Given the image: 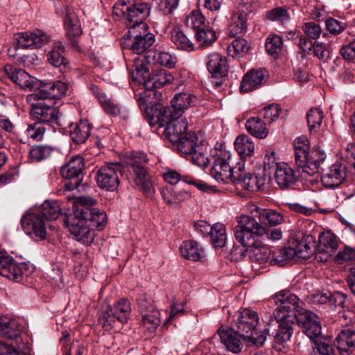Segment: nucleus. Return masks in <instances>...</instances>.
Listing matches in <instances>:
<instances>
[{
	"label": "nucleus",
	"instance_id": "obj_1",
	"mask_svg": "<svg viewBox=\"0 0 355 355\" xmlns=\"http://www.w3.org/2000/svg\"><path fill=\"white\" fill-rule=\"evenodd\" d=\"M96 200L89 196H80L73 205V211L66 214L64 223L76 239L89 245L95 234L91 227L103 230L107 224V216L103 211L94 207Z\"/></svg>",
	"mask_w": 355,
	"mask_h": 355
},
{
	"label": "nucleus",
	"instance_id": "obj_2",
	"mask_svg": "<svg viewBox=\"0 0 355 355\" xmlns=\"http://www.w3.org/2000/svg\"><path fill=\"white\" fill-rule=\"evenodd\" d=\"M135 70L132 71V78L144 88H160L170 84L173 80V76L166 69H159L150 72V66L144 64L140 60H135Z\"/></svg>",
	"mask_w": 355,
	"mask_h": 355
},
{
	"label": "nucleus",
	"instance_id": "obj_3",
	"mask_svg": "<svg viewBox=\"0 0 355 355\" xmlns=\"http://www.w3.org/2000/svg\"><path fill=\"white\" fill-rule=\"evenodd\" d=\"M258 323L259 317L254 311L245 309L239 313L236 327L237 331L242 334L243 340L248 345L260 347L266 340V337L257 331Z\"/></svg>",
	"mask_w": 355,
	"mask_h": 355
},
{
	"label": "nucleus",
	"instance_id": "obj_4",
	"mask_svg": "<svg viewBox=\"0 0 355 355\" xmlns=\"http://www.w3.org/2000/svg\"><path fill=\"white\" fill-rule=\"evenodd\" d=\"M237 221L238 225L234 229V234L236 240L241 245H252L255 235L268 234L266 227L259 222L256 213L252 216H241Z\"/></svg>",
	"mask_w": 355,
	"mask_h": 355
},
{
	"label": "nucleus",
	"instance_id": "obj_5",
	"mask_svg": "<svg viewBox=\"0 0 355 355\" xmlns=\"http://www.w3.org/2000/svg\"><path fill=\"white\" fill-rule=\"evenodd\" d=\"M233 160L227 152L220 151L214 157V163L211 168V176L218 182L234 183L239 168L235 171L233 167Z\"/></svg>",
	"mask_w": 355,
	"mask_h": 355
},
{
	"label": "nucleus",
	"instance_id": "obj_6",
	"mask_svg": "<svg viewBox=\"0 0 355 355\" xmlns=\"http://www.w3.org/2000/svg\"><path fill=\"white\" fill-rule=\"evenodd\" d=\"M274 299L277 304L279 303L273 311V316L275 318L283 319L287 317L295 319L297 313L306 310L300 305L298 297L289 291L279 292L275 295Z\"/></svg>",
	"mask_w": 355,
	"mask_h": 355
},
{
	"label": "nucleus",
	"instance_id": "obj_7",
	"mask_svg": "<svg viewBox=\"0 0 355 355\" xmlns=\"http://www.w3.org/2000/svg\"><path fill=\"white\" fill-rule=\"evenodd\" d=\"M123 167L119 163H110L100 167L96 174L98 186L109 191L117 189L120 176L123 175Z\"/></svg>",
	"mask_w": 355,
	"mask_h": 355
},
{
	"label": "nucleus",
	"instance_id": "obj_8",
	"mask_svg": "<svg viewBox=\"0 0 355 355\" xmlns=\"http://www.w3.org/2000/svg\"><path fill=\"white\" fill-rule=\"evenodd\" d=\"M147 162L146 155L144 153L133 152L128 157L127 164L132 168L138 184H140L146 194H150L152 183L145 168Z\"/></svg>",
	"mask_w": 355,
	"mask_h": 355
},
{
	"label": "nucleus",
	"instance_id": "obj_9",
	"mask_svg": "<svg viewBox=\"0 0 355 355\" xmlns=\"http://www.w3.org/2000/svg\"><path fill=\"white\" fill-rule=\"evenodd\" d=\"M32 100L31 101H33ZM36 103H31V114L39 123H46L51 126L57 125L62 126L60 112L57 107L46 104L44 100H35Z\"/></svg>",
	"mask_w": 355,
	"mask_h": 355
},
{
	"label": "nucleus",
	"instance_id": "obj_10",
	"mask_svg": "<svg viewBox=\"0 0 355 355\" xmlns=\"http://www.w3.org/2000/svg\"><path fill=\"white\" fill-rule=\"evenodd\" d=\"M68 84L60 80L43 82L39 80L36 91L28 96V101L60 98L66 94Z\"/></svg>",
	"mask_w": 355,
	"mask_h": 355
},
{
	"label": "nucleus",
	"instance_id": "obj_11",
	"mask_svg": "<svg viewBox=\"0 0 355 355\" xmlns=\"http://www.w3.org/2000/svg\"><path fill=\"white\" fill-rule=\"evenodd\" d=\"M302 313H297L295 319L302 331L311 340L318 343L322 340V327L318 320V316L311 311H302Z\"/></svg>",
	"mask_w": 355,
	"mask_h": 355
},
{
	"label": "nucleus",
	"instance_id": "obj_12",
	"mask_svg": "<svg viewBox=\"0 0 355 355\" xmlns=\"http://www.w3.org/2000/svg\"><path fill=\"white\" fill-rule=\"evenodd\" d=\"M293 318H284L283 319H270L268 327L266 329L268 335H271L277 343H283L291 339L293 334Z\"/></svg>",
	"mask_w": 355,
	"mask_h": 355
},
{
	"label": "nucleus",
	"instance_id": "obj_13",
	"mask_svg": "<svg viewBox=\"0 0 355 355\" xmlns=\"http://www.w3.org/2000/svg\"><path fill=\"white\" fill-rule=\"evenodd\" d=\"M347 168L342 162H336L323 168L321 175L322 185L329 189H335L340 186L346 180Z\"/></svg>",
	"mask_w": 355,
	"mask_h": 355
},
{
	"label": "nucleus",
	"instance_id": "obj_14",
	"mask_svg": "<svg viewBox=\"0 0 355 355\" xmlns=\"http://www.w3.org/2000/svg\"><path fill=\"white\" fill-rule=\"evenodd\" d=\"M22 228L28 235H33L36 240H44L46 237V227L44 219L37 212L27 213L21 220Z\"/></svg>",
	"mask_w": 355,
	"mask_h": 355
},
{
	"label": "nucleus",
	"instance_id": "obj_15",
	"mask_svg": "<svg viewBox=\"0 0 355 355\" xmlns=\"http://www.w3.org/2000/svg\"><path fill=\"white\" fill-rule=\"evenodd\" d=\"M28 268L26 263H17L6 252H0V275L15 282H20Z\"/></svg>",
	"mask_w": 355,
	"mask_h": 355
},
{
	"label": "nucleus",
	"instance_id": "obj_16",
	"mask_svg": "<svg viewBox=\"0 0 355 355\" xmlns=\"http://www.w3.org/2000/svg\"><path fill=\"white\" fill-rule=\"evenodd\" d=\"M148 27L144 29L132 28L128 31V37H132L133 40L130 45V49L138 55L145 53L151 51L150 48L154 44L155 39V35L148 31ZM126 36V35H125Z\"/></svg>",
	"mask_w": 355,
	"mask_h": 355
},
{
	"label": "nucleus",
	"instance_id": "obj_17",
	"mask_svg": "<svg viewBox=\"0 0 355 355\" xmlns=\"http://www.w3.org/2000/svg\"><path fill=\"white\" fill-rule=\"evenodd\" d=\"M150 13V7L146 3H132L130 9L123 16L128 20V26L129 31L132 28L144 29L148 27L144 20L148 16Z\"/></svg>",
	"mask_w": 355,
	"mask_h": 355
},
{
	"label": "nucleus",
	"instance_id": "obj_18",
	"mask_svg": "<svg viewBox=\"0 0 355 355\" xmlns=\"http://www.w3.org/2000/svg\"><path fill=\"white\" fill-rule=\"evenodd\" d=\"M3 71L8 78L21 89L36 91L39 80L29 75L24 69H17L7 64Z\"/></svg>",
	"mask_w": 355,
	"mask_h": 355
},
{
	"label": "nucleus",
	"instance_id": "obj_19",
	"mask_svg": "<svg viewBox=\"0 0 355 355\" xmlns=\"http://www.w3.org/2000/svg\"><path fill=\"white\" fill-rule=\"evenodd\" d=\"M308 250H310V247L307 244H300L297 249L293 248L279 249L272 253L270 263L272 265L283 266L285 261L295 257L305 259L309 257Z\"/></svg>",
	"mask_w": 355,
	"mask_h": 355
},
{
	"label": "nucleus",
	"instance_id": "obj_20",
	"mask_svg": "<svg viewBox=\"0 0 355 355\" xmlns=\"http://www.w3.org/2000/svg\"><path fill=\"white\" fill-rule=\"evenodd\" d=\"M234 184L249 191L254 192L261 189L266 184L268 178L266 174L253 175L239 167V173L236 176Z\"/></svg>",
	"mask_w": 355,
	"mask_h": 355
},
{
	"label": "nucleus",
	"instance_id": "obj_21",
	"mask_svg": "<svg viewBox=\"0 0 355 355\" xmlns=\"http://www.w3.org/2000/svg\"><path fill=\"white\" fill-rule=\"evenodd\" d=\"M148 122L151 126L164 127L166 122L173 117L172 110L161 103H155L153 106L144 110Z\"/></svg>",
	"mask_w": 355,
	"mask_h": 355
},
{
	"label": "nucleus",
	"instance_id": "obj_22",
	"mask_svg": "<svg viewBox=\"0 0 355 355\" xmlns=\"http://www.w3.org/2000/svg\"><path fill=\"white\" fill-rule=\"evenodd\" d=\"M217 334L221 343L228 351L238 354L242 350L243 347V343L245 342L243 340L242 334L239 333V331L229 327H220L218 329Z\"/></svg>",
	"mask_w": 355,
	"mask_h": 355
},
{
	"label": "nucleus",
	"instance_id": "obj_23",
	"mask_svg": "<svg viewBox=\"0 0 355 355\" xmlns=\"http://www.w3.org/2000/svg\"><path fill=\"white\" fill-rule=\"evenodd\" d=\"M64 26L67 32L66 35L70 45L73 49L80 51L78 38L82 35L83 31L80 21L76 13L69 10L67 11Z\"/></svg>",
	"mask_w": 355,
	"mask_h": 355
},
{
	"label": "nucleus",
	"instance_id": "obj_24",
	"mask_svg": "<svg viewBox=\"0 0 355 355\" xmlns=\"http://www.w3.org/2000/svg\"><path fill=\"white\" fill-rule=\"evenodd\" d=\"M19 48H40L49 41V36L40 30L21 33L16 37Z\"/></svg>",
	"mask_w": 355,
	"mask_h": 355
},
{
	"label": "nucleus",
	"instance_id": "obj_25",
	"mask_svg": "<svg viewBox=\"0 0 355 355\" xmlns=\"http://www.w3.org/2000/svg\"><path fill=\"white\" fill-rule=\"evenodd\" d=\"M205 65L212 77L219 78L227 76L228 64L226 58L218 53H211L205 57Z\"/></svg>",
	"mask_w": 355,
	"mask_h": 355
},
{
	"label": "nucleus",
	"instance_id": "obj_26",
	"mask_svg": "<svg viewBox=\"0 0 355 355\" xmlns=\"http://www.w3.org/2000/svg\"><path fill=\"white\" fill-rule=\"evenodd\" d=\"M268 77L264 69H252L243 78L240 89L242 92H249L260 87Z\"/></svg>",
	"mask_w": 355,
	"mask_h": 355
},
{
	"label": "nucleus",
	"instance_id": "obj_27",
	"mask_svg": "<svg viewBox=\"0 0 355 355\" xmlns=\"http://www.w3.org/2000/svg\"><path fill=\"white\" fill-rule=\"evenodd\" d=\"M340 355H349L355 350V331L348 327H345L338 334L334 341Z\"/></svg>",
	"mask_w": 355,
	"mask_h": 355
},
{
	"label": "nucleus",
	"instance_id": "obj_28",
	"mask_svg": "<svg viewBox=\"0 0 355 355\" xmlns=\"http://www.w3.org/2000/svg\"><path fill=\"white\" fill-rule=\"evenodd\" d=\"M275 180L279 187L282 189H291L297 181L294 170L286 163L277 166Z\"/></svg>",
	"mask_w": 355,
	"mask_h": 355
},
{
	"label": "nucleus",
	"instance_id": "obj_29",
	"mask_svg": "<svg viewBox=\"0 0 355 355\" xmlns=\"http://www.w3.org/2000/svg\"><path fill=\"white\" fill-rule=\"evenodd\" d=\"M165 125L164 135L172 144L177 142L180 137L188 132L187 122L185 119L171 117Z\"/></svg>",
	"mask_w": 355,
	"mask_h": 355
},
{
	"label": "nucleus",
	"instance_id": "obj_30",
	"mask_svg": "<svg viewBox=\"0 0 355 355\" xmlns=\"http://www.w3.org/2000/svg\"><path fill=\"white\" fill-rule=\"evenodd\" d=\"M140 60L144 64L150 66L151 63L159 64L168 68L173 67L177 62V58L166 52H155L149 51L147 55H142L135 58Z\"/></svg>",
	"mask_w": 355,
	"mask_h": 355
},
{
	"label": "nucleus",
	"instance_id": "obj_31",
	"mask_svg": "<svg viewBox=\"0 0 355 355\" xmlns=\"http://www.w3.org/2000/svg\"><path fill=\"white\" fill-rule=\"evenodd\" d=\"M21 331V326L8 315H0V334L10 340L17 339Z\"/></svg>",
	"mask_w": 355,
	"mask_h": 355
},
{
	"label": "nucleus",
	"instance_id": "obj_32",
	"mask_svg": "<svg viewBox=\"0 0 355 355\" xmlns=\"http://www.w3.org/2000/svg\"><path fill=\"white\" fill-rule=\"evenodd\" d=\"M196 100L195 96L188 93L176 94L171 101L173 117H180L185 110L194 105Z\"/></svg>",
	"mask_w": 355,
	"mask_h": 355
},
{
	"label": "nucleus",
	"instance_id": "obj_33",
	"mask_svg": "<svg viewBox=\"0 0 355 355\" xmlns=\"http://www.w3.org/2000/svg\"><path fill=\"white\" fill-rule=\"evenodd\" d=\"M64 47L60 42L55 44L54 47L47 54V60L52 66L60 68V71L65 73L70 69L68 60L62 55Z\"/></svg>",
	"mask_w": 355,
	"mask_h": 355
},
{
	"label": "nucleus",
	"instance_id": "obj_34",
	"mask_svg": "<svg viewBox=\"0 0 355 355\" xmlns=\"http://www.w3.org/2000/svg\"><path fill=\"white\" fill-rule=\"evenodd\" d=\"M309 159L304 166L299 167L302 168V176L304 178L320 173V166L325 159V155L319 150H312Z\"/></svg>",
	"mask_w": 355,
	"mask_h": 355
},
{
	"label": "nucleus",
	"instance_id": "obj_35",
	"mask_svg": "<svg viewBox=\"0 0 355 355\" xmlns=\"http://www.w3.org/2000/svg\"><path fill=\"white\" fill-rule=\"evenodd\" d=\"M84 166V159L81 156L73 157L61 167L60 174L64 179L71 178H83Z\"/></svg>",
	"mask_w": 355,
	"mask_h": 355
},
{
	"label": "nucleus",
	"instance_id": "obj_36",
	"mask_svg": "<svg viewBox=\"0 0 355 355\" xmlns=\"http://www.w3.org/2000/svg\"><path fill=\"white\" fill-rule=\"evenodd\" d=\"M92 124L87 120L70 125L69 135L71 140L78 144L85 143L91 134Z\"/></svg>",
	"mask_w": 355,
	"mask_h": 355
},
{
	"label": "nucleus",
	"instance_id": "obj_37",
	"mask_svg": "<svg viewBox=\"0 0 355 355\" xmlns=\"http://www.w3.org/2000/svg\"><path fill=\"white\" fill-rule=\"evenodd\" d=\"M248 247L249 257L252 261L263 263L270 259V250L259 241H252V245H243Z\"/></svg>",
	"mask_w": 355,
	"mask_h": 355
},
{
	"label": "nucleus",
	"instance_id": "obj_38",
	"mask_svg": "<svg viewBox=\"0 0 355 355\" xmlns=\"http://www.w3.org/2000/svg\"><path fill=\"white\" fill-rule=\"evenodd\" d=\"M203 141L200 140L198 136L193 132H188L182 137L180 138L173 144L176 146L178 150L187 156H189L197 146H199Z\"/></svg>",
	"mask_w": 355,
	"mask_h": 355
},
{
	"label": "nucleus",
	"instance_id": "obj_39",
	"mask_svg": "<svg viewBox=\"0 0 355 355\" xmlns=\"http://www.w3.org/2000/svg\"><path fill=\"white\" fill-rule=\"evenodd\" d=\"M257 218L262 225H270L271 226L278 225L283 223L284 216L273 209L256 208Z\"/></svg>",
	"mask_w": 355,
	"mask_h": 355
},
{
	"label": "nucleus",
	"instance_id": "obj_40",
	"mask_svg": "<svg viewBox=\"0 0 355 355\" xmlns=\"http://www.w3.org/2000/svg\"><path fill=\"white\" fill-rule=\"evenodd\" d=\"M182 255L187 259L197 261L203 256L204 250L195 241H184L180 247Z\"/></svg>",
	"mask_w": 355,
	"mask_h": 355
},
{
	"label": "nucleus",
	"instance_id": "obj_41",
	"mask_svg": "<svg viewBox=\"0 0 355 355\" xmlns=\"http://www.w3.org/2000/svg\"><path fill=\"white\" fill-rule=\"evenodd\" d=\"M266 122L262 121L260 116L250 117L246 121L245 128L251 135L263 139L268 134V130L266 127Z\"/></svg>",
	"mask_w": 355,
	"mask_h": 355
},
{
	"label": "nucleus",
	"instance_id": "obj_42",
	"mask_svg": "<svg viewBox=\"0 0 355 355\" xmlns=\"http://www.w3.org/2000/svg\"><path fill=\"white\" fill-rule=\"evenodd\" d=\"M234 147L242 159L251 157L254 150V144L248 135H241L234 141Z\"/></svg>",
	"mask_w": 355,
	"mask_h": 355
},
{
	"label": "nucleus",
	"instance_id": "obj_43",
	"mask_svg": "<svg viewBox=\"0 0 355 355\" xmlns=\"http://www.w3.org/2000/svg\"><path fill=\"white\" fill-rule=\"evenodd\" d=\"M162 94L155 88H144V90L139 94L137 98L139 107L141 110L159 103L158 101L160 100Z\"/></svg>",
	"mask_w": 355,
	"mask_h": 355
},
{
	"label": "nucleus",
	"instance_id": "obj_44",
	"mask_svg": "<svg viewBox=\"0 0 355 355\" xmlns=\"http://www.w3.org/2000/svg\"><path fill=\"white\" fill-rule=\"evenodd\" d=\"M338 248V242L333 235L320 236L318 245V254H323L326 257L324 259L331 256Z\"/></svg>",
	"mask_w": 355,
	"mask_h": 355
},
{
	"label": "nucleus",
	"instance_id": "obj_45",
	"mask_svg": "<svg viewBox=\"0 0 355 355\" xmlns=\"http://www.w3.org/2000/svg\"><path fill=\"white\" fill-rule=\"evenodd\" d=\"M162 197L168 204H178L184 201L188 196L185 191L177 190L173 186L166 187L162 191Z\"/></svg>",
	"mask_w": 355,
	"mask_h": 355
},
{
	"label": "nucleus",
	"instance_id": "obj_46",
	"mask_svg": "<svg viewBox=\"0 0 355 355\" xmlns=\"http://www.w3.org/2000/svg\"><path fill=\"white\" fill-rule=\"evenodd\" d=\"M61 212L60 205L56 201H46L37 211L42 217L46 220H55L58 218Z\"/></svg>",
	"mask_w": 355,
	"mask_h": 355
},
{
	"label": "nucleus",
	"instance_id": "obj_47",
	"mask_svg": "<svg viewBox=\"0 0 355 355\" xmlns=\"http://www.w3.org/2000/svg\"><path fill=\"white\" fill-rule=\"evenodd\" d=\"M171 38L178 49L189 51L193 50V42L179 28H175L173 30Z\"/></svg>",
	"mask_w": 355,
	"mask_h": 355
},
{
	"label": "nucleus",
	"instance_id": "obj_48",
	"mask_svg": "<svg viewBox=\"0 0 355 355\" xmlns=\"http://www.w3.org/2000/svg\"><path fill=\"white\" fill-rule=\"evenodd\" d=\"M191 157V160L193 164L200 167H206L209 162L207 145L202 141L193 151L189 155Z\"/></svg>",
	"mask_w": 355,
	"mask_h": 355
},
{
	"label": "nucleus",
	"instance_id": "obj_49",
	"mask_svg": "<svg viewBox=\"0 0 355 355\" xmlns=\"http://www.w3.org/2000/svg\"><path fill=\"white\" fill-rule=\"evenodd\" d=\"M54 150L55 148L51 146L37 145L31 148L29 157L33 161L41 162L51 157Z\"/></svg>",
	"mask_w": 355,
	"mask_h": 355
},
{
	"label": "nucleus",
	"instance_id": "obj_50",
	"mask_svg": "<svg viewBox=\"0 0 355 355\" xmlns=\"http://www.w3.org/2000/svg\"><path fill=\"white\" fill-rule=\"evenodd\" d=\"M247 29L246 16L243 12L235 13L232 18L230 26V33L232 35L236 36L245 33Z\"/></svg>",
	"mask_w": 355,
	"mask_h": 355
},
{
	"label": "nucleus",
	"instance_id": "obj_51",
	"mask_svg": "<svg viewBox=\"0 0 355 355\" xmlns=\"http://www.w3.org/2000/svg\"><path fill=\"white\" fill-rule=\"evenodd\" d=\"M323 112L319 108H311L306 114L307 123L311 133H316L322 124Z\"/></svg>",
	"mask_w": 355,
	"mask_h": 355
},
{
	"label": "nucleus",
	"instance_id": "obj_52",
	"mask_svg": "<svg viewBox=\"0 0 355 355\" xmlns=\"http://www.w3.org/2000/svg\"><path fill=\"white\" fill-rule=\"evenodd\" d=\"M213 230L209 236L215 248H223L227 239L225 225L222 223H216L212 226Z\"/></svg>",
	"mask_w": 355,
	"mask_h": 355
},
{
	"label": "nucleus",
	"instance_id": "obj_53",
	"mask_svg": "<svg viewBox=\"0 0 355 355\" xmlns=\"http://www.w3.org/2000/svg\"><path fill=\"white\" fill-rule=\"evenodd\" d=\"M116 319H117V315L111 306L109 305L103 306L98 318L103 329L106 331L111 329L115 323Z\"/></svg>",
	"mask_w": 355,
	"mask_h": 355
},
{
	"label": "nucleus",
	"instance_id": "obj_54",
	"mask_svg": "<svg viewBox=\"0 0 355 355\" xmlns=\"http://www.w3.org/2000/svg\"><path fill=\"white\" fill-rule=\"evenodd\" d=\"M196 40L202 46H210L217 39L216 32L207 24L196 33Z\"/></svg>",
	"mask_w": 355,
	"mask_h": 355
},
{
	"label": "nucleus",
	"instance_id": "obj_55",
	"mask_svg": "<svg viewBox=\"0 0 355 355\" xmlns=\"http://www.w3.org/2000/svg\"><path fill=\"white\" fill-rule=\"evenodd\" d=\"M207 24L205 17L199 10L192 11L186 19V25L193 28L196 33L200 28H205Z\"/></svg>",
	"mask_w": 355,
	"mask_h": 355
},
{
	"label": "nucleus",
	"instance_id": "obj_56",
	"mask_svg": "<svg viewBox=\"0 0 355 355\" xmlns=\"http://www.w3.org/2000/svg\"><path fill=\"white\" fill-rule=\"evenodd\" d=\"M114 311L120 322H126L131 312L130 302L127 299H121L114 304Z\"/></svg>",
	"mask_w": 355,
	"mask_h": 355
},
{
	"label": "nucleus",
	"instance_id": "obj_57",
	"mask_svg": "<svg viewBox=\"0 0 355 355\" xmlns=\"http://www.w3.org/2000/svg\"><path fill=\"white\" fill-rule=\"evenodd\" d=\"M266 17L270 21H275L284 25L290 20L288 10L284 7H277L267 12Z\"/></svg>",
	"mask_w": 355,
	"mask_h": 355
},
{
	"label": "nucleus",
	"instance_id": "obj_58",
	"mask_svg": "<svg viewBox=\"0 0 355 355\" xmlns=\"http://www.w3.org/2000/svg\"><path fill=\"white\" fill-rule=\"evenodd\" d=\"M281 111L282 109L278 104H271L262 109L259 114L266 123H271L279 117Z\"/></svg>",
	"mask_w": 355,
	"mask_h": 355
},
{
	"label": "nucleus",
	"instance_id": "obj_59",
	"mask_svg": "<svg viewBox=\"0 0 355 355\" xmlns=\"http://www.w3.org/2000/svg\"><path fill=\"white\" fill-rule=\"evenodd\" d=\"M265 46L269 54L277 55L282 51L283 40L279 35H273L266 39Z\"/></svg>",
	"mask_w": 355,
	"mask_h": 355
},
{
	"label": "nucleus",
	"instance_id": "obj_60",
	"mask_svg": "<svg viewBox=\"0 0 355 355\" xmlns=\"http://www.w3.org/2000/svg\"><path fill=\"white\" fill-rule=\"evenodd\" d=\"M99 102L106 113L112 116H116L121 112V107L115 103L112 99L105 95H102L98 98Z\"/></svg>",
	"mask_w": 355,
	"mask_h": 355
},
{
	"label": "nucleus",
	"instance_id": "obj_61",
	"mask_svg": "<svg viewBox=\"0 0 355 355\" xmlns=\"http://www.w3.org/2000/svg\"><path fill=\"white\" fill-rule=\"evenodd\" d=\"M46 132L44 126L39 123H34L33 124L28 125L26 134L28 138L34 141H41Z\"/></svg>",
	"mask_w": 355,
	"mask_h": 355
},
{
	"label": "nucleus",
	"instance_id": "obj_62",
	"mask_svg": "<svg viewBox=\"0 0 355 355\" xmlns=\"http://www.w3.org/2000/svg\"><path fill=\"white\" fill-rule=\"evenodd\" d=\"M327 30L332 35H338L347 28V25L342 21L334 18H329L325 21Z\"/></svg>",
	"mask_w": 355,
	"mask_h": 355
},
{
	"label": "nucleus",
	"instance_id": "obj_63",
	"mask_svg": "<svg viewBox=\"0 0 355 355\" xmlns=\"http://www.w3.org/2000/svg\"><path fill=\"white\" fill-rule=\"evenodd\" d=\"M302 29L306 35L311 40H317L322 34L321 27L313 21L305 23Z\"/></svg>",
	"mask_w": 355,
	"mask_h": 355
},
{
	"label": "nucleus",
	"instance_id": "obj_64",
	"mask_svg": "<svg viewBox=\"0 0 355 355\" xmlns=\"http://www.w3.org/2000/svg\"><path fill=\"white\" fill-rule=\"evenodd\" d=\"M142 321L144 324L147 326V328L155 329L160 324L158 311L144 313L142 316Z\"/></svg>",
	"mask_w": 355,
	"mask_h": 355
}]
</instances>
